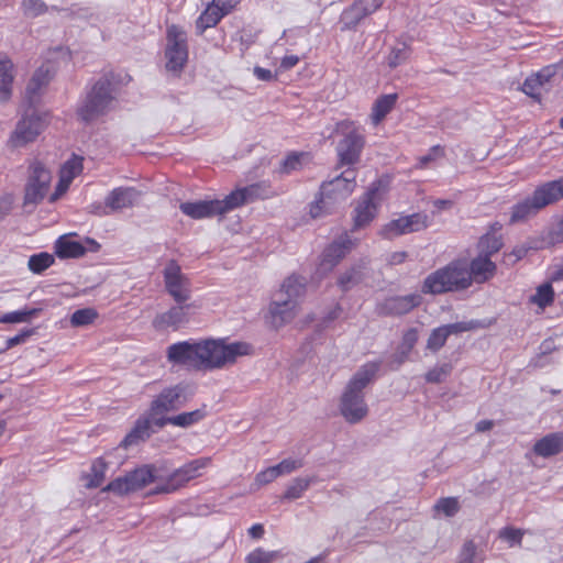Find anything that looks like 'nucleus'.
I'll list each match as a JSON object with an SVG mask.
<instances>
[{
  "mask_svg": "<svg viewBox=\"0 0 563 563\" xmlns=\"http://www.w3.org/2000/svg\"><path fill=\"white\" fill-rule=\"evenodd\" d=\"M397 101V95H384L379 97L372 108V121L376 125L378 124L395 107Z\"/></svg>",
  "mask_w": 563,
  "mask_h": 563,
  "instance_id": "c9c22d12",
  "label": "nucleus"
},
{
  "mask_svg": "<svg viewBox=\"0 0 563 563\" xmlns=\"http://www.w3.org/2000/svg\"><path fill=\"white\" fill-rule=\"evenodd\" d=\"M364 268L365 264H357L342 273L338 278L340 289L345 292L358 285L364 278Z\"/></svg>",
  "mask_w": 563,
  "mask_h": 563,
  "instance_id": "72a5a7b5",
  "label": "nucleus"
},
{
  "mask_svg": "<svg viewBox=\"0 0 563 563\" xmlns=\"http://www.w3.org/2000/svg\"><path fill=\"white\" fill-rule=\"evenodd\" d=\"M533 453L541 457H551L563 452V432L544 435L533 444Z\"/></svg>",
  "mask_w": 563,
  "mask_h": 563,
  "instance_id": "bb28decb",
  "label": "nucleus"
},
{
  "mask_svg": "<svg viewBox=\"0 0 563 563\" xmlns=\"http://www.w3.org/2000/svg\"><path fill=\"white\" fill-rule=\"evenodd\" d=\"M13 78L12 62L4 54L0 53V102H7L10 99Z\"/></svg>",
  "mask_w": 563,
  "mask_h": 563,
  "instance_id": "c85d7f7f",
  "label": "nucleus"
},
{
  "mask_svg": "<svg viewBox=\"0 0 563 563\" xmlns=\"http://www.w3.org/2000/svg\"><path fill=\"white\" fill-rule=\"evenodd\" d=\"M422 297L420 294H409L405 296H394L385 299L379 306L378 311L385 316H401L410 312L420 306Z\"/></svg>",
  "mask_w": 563,
  "mask_h": 563,
  "instance_id": "aec40b11",
  "label": "nucleus"
},
{
  "mask_svg": "<svg viewBox=\"0 0 563 563\" xmlns=\"http://www.w3.org/2000/svg\"><path fill=\"white\" fill-rule=\"evenodd\" d=\"M449 335L444 328L441 325L432 330L427 341V349L432 352H438L444 346Z\"/></svg>",
  "mask_w": 563,
  "mask_h": 563,
  "instance_id": "de8ad7c7",
  "label": "nucleus"
},
{
  "mask_svg": "<svg viewBox=\"0 0 563 563\" xmlns=\"http://www.w3.org/2000/svg\"><path fill=\"white\" fill-rule=\"evenodd\" d=\"M563 242V218L554 223L543 238L540 247L552 246Z\"/></svg>",
  "mask_w": 563,
  "mask_h": 563,
  "instance_id": "a18cd8bd",
  "label": "nucleus"
},
{
  "mask_svg": "<svg viewBox=\"0 0 563 563\" xmlns=\"http://www.w3.org/2000/svg\"><path fill=\"white\" fill-rule=\"evenodd\" d=\"M38 309H24L4 313L0 317V323H21L29 321L32 317L36 316Z\"/></svg>",
  "mask_w": 563,
  "mask_h": 563,
  "instance_id": "c03bdc74",
  "label": "nucleus"
},
{
  "mask_svg": "<svg viewBox=\"0 0 563 563\" xmlns=\"http://www.w3.org/2000/svg\"><path fill=\"white\" fill-rule=\"evenodd\" d=\"M254 353L244 341L228 342L227 339H207L199 342H178L167 349L170 363L195 369L212 371L234 364L239 357Z\"/></svg>",
  "mask_w": 563,
  "mask_h": 563,
  "instance_id": "f257e3e1",
  "label": "nucleus"
},
{
  "mask_svg": "<svg viewBox=\"0 0 563 563\" xmlns=\"http://www.w3.org/2000/svg\"><path fill=\"white\" fill-rule=\"evenodd\" d=\"M560 73H563V63L548 65L533 76L538 78L539 82L547 89V86L550 85Z\"/></svg>",
  "mask_w": 563,
  "mask_h": 563,
  "instance_id": "37998d69",
  "label": "nucleus"
},
{
  "mask_svg": "<svg viewBox=\"0 0 563 563\" xmlns=\"http://www.w3.org/2000/svg\"><path fill=\"white\" fill-rule=\"evenodd\" d=\"M367 15L368 14L364 10V8H362V5H360L357 3V1L355 0L352 5L346 8L341 13V16H340V23L342 24L341 29L343 31L354 29Z\"/></svg>",
  "mask_w": 563,
  "mask_h": 563,
  "instance_id": "f704fd0d",
  "label": "nucleus"
},
{
  "mask_svg": "<svg viewBox=\"0 0 563 563\" xmlns=\"http://www.w3.org/2000/svg\"><path fill=\"white\" fill-rule=\"evenodd\" d=\"M51 180V172L42 163L34 162L25 186L24 205L41 202L48 191Z\"/></svg>",
  "mask_w": 563,
  "mask_h": 563,
  "instance_id": "f3484780",
  "label": "nucleus"
},
{
  "mask_svg": "<svg viewBox=\"0 0 563 563\" xmlns=\"http://www.w3.org/2000/svg\"><path fill=\"white\" fill-rule=\"evenodd\" d=\"M378 369L379 363H366L346 384L340 400V412L347 422L357 423L367 416L364 389L374 382Z\"/></svg>",
  "mask_w": 563,
  "mask_h": 563,
  "instance_id": "f03ea898",
  "label": "nucleus"
},
{
  "mask_svg": "<svg viewBox=\"0 0 563 563\" xmlns=\"http://www.w3.org/2000/svg\"><path fill=\"white\" fill-rule=\"evenodd\" d=\"M444 330L448 332V335L451 334H459L462 332H466L470 330H473L476 327L475 321H468V322H455L450 324L442 325Z\"/></svg>",
  "mask_w": 563,
  "mask_h": 563,
  "instance_id": "13d9d810",
  "label": "nucleus"
},
{
  "mask_svg": "<svg viewBox=\"0 0 563 563\" xmlns=\"http://www.w3.org/2000/svg\"><path fill=\"white\" fill-rule=\"evenodd\" d=\"M540 210L533 196L527 197L512 207L510 223L522 222L531 216L537 214Z\"/></svg>",
  "mask_w": 563,
  "mask_h": 563,
  "instance_id": "7c9ffc66",
  "label": "nucleus"
},
{
  "mask_svg": "<svg viewBox=\"0 0 563 563\" xmlns=\"http://www.w3.org/2000/svg\"><path fill=\"white\" fill-rule=\"evenodd\" d=\"M187 389V385L183 383L164 388L151 402L150 415L153 422L159 417H165V413L185 406L189 398Z\"/></svg>",
  "mask_w": 563,
  "mask_h": 563,
  "instance_id": "f8f14e48",
  "label": "nucleus"
},
{
  "mask_svg": "<svg viewBox=\"0 0 563 563\" xmlns=\"http://www.w3.org/2000/svg\"><path fill=\"white\" fill-rule=\"evenodd\" d=\"M306 292V279L291 275L284 280L269 306L274 327L290 322L298 313L299 299Z\"/></svg>",
  "mask_w": 563,
  "mask_h": 563,
  "instance_id": "7ed1b4c3",
  "label": "nucleus"
},
{
  "mask_svg": "<svg viewBox=\"0 0 563 563\" xmlns=\"http://www.w3.org/2000/svg\"><path fill=\"white\" fill-rule=\"evenodd\" d=\"M33 333H34V330H31V329L22 330L16 335H14L12 338H9L7 340V343H5L7 346L5 347L9 350V349H12L15 345L24 343L26 341V339L30 338Z\"/></svg>",
  "mask_w": 563,
  "mask_h": 563,
  "instance_id": "0e129e2a",
  "label": "nucleus"
},
{
  "mask_svg": "<svg viewBox=\"0 0 563 563\" xmlns=\"http://www.w3.org/2000/svg\"><path fill=\"white\" fill-rule=\"evenodd\" d=\"M418 340V334H417V331L415 329H410L409 331H407L404 335V344L407 345V351L402 352L401 355L399 356L398 358V365L402 364L404 361L406 360L409 351L413 347V345L416 344Z\"/></svg>",
  "mask_w": 563,
  "mask_h": 563,
  "instance_id": "052dcab7",
  "label": "nucleus"
},
{
  "mask_svg": "<svg viewBox=\"0 0 563 563\" xmlns=\"http://www.w3.org/2000/svg\"><path fill=\"white\" fill-rule=\"evenodd\" d=\"M301 164V155L291 154L283 161L282 169L285 173H290L299 168Z\"/></svg>",
  "mask_w": 563,
  "mask_h": 563,
  "instance_id": "e2e57ef3",
  "label": "nucleus"
},
{
  "mask_svg": "<svg viewBox=\"0 0 563 563\" xmlns=\"http://www.w3.org/2000/svg\"><path fill=\"white\" fill-rule=\"evenodd\" d=\"M163 278L165 290L175 302H189L192 294L191 282L175 260L166 263Z\"/></svg>",
  "mask_w": 563,
  "mask_h": 563,
  "instance_id": "9b49d317",
  "label": "nucleus"
},
{
  "mask_svg": "<svg viewBox=\"0 0 563 563\" xmlns=\"http://www.w3.org/2000/svg\"><path fill=\"white\" fill-rule=\"evenodd\" d=\"M180 210L192 219L210 218L229 212L225 198L222 200H201L196 202H183Z\"/></svg>",
  "mask_w": 563,
  "mask_h": 563,
  "instance_id": "6ab92c4d",
  "label": "nucleus"
},
{
  "mask_svg": "<svg viewBox=\"0 0 563 563\" xmlns=\"http://www.w3.org/2000/svg\"><path fill=\"white\" fill-rule=\"evenodd\" d=\"M532 196L540 209L554 203L563 197V178L543 184L533 191Z\"/></svg>",
  "mask_w": 563,
  "mask_h": 563,
  "instance_id": "a878e982",
  "label": "nucleus"
},
{
  "mask_svg": "<svg viewBox=\"0 0 563 563\" xmlns=\"http://www.w3.org/2000/svg\"><path fill=\"white\" fill-rule=\"evenodd\" d=\"M386 190V185L382 179L371 184L367 191L360 198L355 206L353 230L362 229L373 221Z\"/></svg>",
  "mask_w": 563,
  "mask_h": 563,
  "instance_id": "6e6552de",
  "label": "nucleus"
},
{
  "mask_svg": "<svg viewBox=\"0 0 563 563\" xmlns=\"http://www.w3.org/2000/svg\"><path fill=\"white\" fill-rule=\"evenodd\" d=\"M501 247V236L486 234L482 236L478 242V255H486L488 258H490V256L497 253Z\"/></svg>",
  "mask_w": 563,
  "mask_h": 563,
  "instance_id": "e433bc0d",
  "label": "nucleus"
},
{
  "mask_svg": "<svg viewBox=\"0 0 563 563\" xmlns=\"http://www.w3.org/2000/svg\"><path fill=\"white\" fill-rule=\"evenodd\" d=\"M106 463L102 459H98L91 467L92 478L88 483V487H99L104 479Z\"/></svg>",
  "mask_w": 563,
  "mask_h": 563,
  "instance_id": "5fc2aeb1",
  "label": "nucleus"
},
{
  "mask_svg": "<svg viewBox=\"0 0 563 563\" xmlns=\"http://www.w3.org/2000/svg\"><path fill=\"white\" fill-rule=\"evenodd\" d=\"M303 465L301 460L285 459L277 465H274L278 475L289 474Z\"/></svg>",
  "mask_w": 563,
  "mask_h": 563,
  "instance_id": "6e6d98bb",
  "label": "nucleus"
},
{
  "mask_svg": "<svg viewBox=\"0 0 563 563\" xmlns=\"http://www.w3.org/2000/svg\"><path fill=\"white\" fill-rule=\"evenodd\" d=\"M53 77V70L47 65L38 67L32 76V79L37 81L42 87H45Z\"/></svg>",
  "mask_w": 563,
  "mask_h": 563,
  "instance_id": "bf43d9fd",
  "label": "nucleus"
},
{
  "mask_svg": "<svg viewBox=\"0 0 563 563\" xmlns=\"http://www.w3.org/2000/svg\"><path fill=\"white\" fill-rule=\"evenodd\" d=\"M434 510L443 512L446 517H453L460 510L457 497L440 498L434 505Z\"/></svg>",
  "mask_w": 563,
  "mask_h": 563,
  "instance_id": "49530a36",
  "label": "nucleus"
},
{
  "mask_svg": "<svg viewBox=\"0 0 563 563\" xmlns=\"http://www.w3.org/2000/svg\"><path fill=\"white\" fill-rule=\"evenodd\" d=\"M451 371L452 366L450 364L435 366L426 374V380L432 384L441 383L451 374Z\"/></svg>",
  "mask_w": 563,
  "mask_h": 563,
  "instance_id": "603ef678",
  "label": "nucleus"
},
{
  "mask_svg": "<svg viewBox=\"0 0 563 563\" xmlns=\"http://www.w3.org/2000/svg\"><path fill=\"white\" fill-rule=\"evenodd\" d=\"M42 88L43 87L37 81L31 78L25 89V98L31 104L35 102Z\"/></svg>",
  "mask_w": 563,
  "mask_h": 563,
  "instance_id": "69168bd1",
  "label": "nucleus"
},
{
  "mask_svg": "<svg viewBox=\"0 0 563 563\" xmlns=\"http://www.w3.org/2000/svg\"><path fill=\"white\" fill-rule=\"evenodd\" d=\"M98 318V312L93 308H84L76 310L70 317L73 327H85L93 323Z\"/></svg>",
  "mask_w": 563,
  "mask_h": 563,
  "instance_id": "79ce46f5",
  "label": "nucleus"
},
{
  "mask_svg": "<svg viewBox=\"0 0 563 563\" xmlns=\"http://www.w3.org/2000/svg\"><path fill=\"white\" fill-rule=\"evenodd\" d=\"M554 300V290L551 284L545 283L537 288V291L531 296L530 301L540 308L550 306Z\"/></svg>",
  "mask_w": 563,
  "mask_h": 563,
  "instance_id": "4c0bfd02",
  "label": "nucleus"
},
{
  "mask_svg": "<svg viewBox=\"0 0 563 563\" xmlns=\"http://www.w3.org/2000/svg\"><path fill=\"white\" fill-rule=\"evenodd\" d=\"M114 88L107 77L95 82L86 98L77 109V115L86 123L92 122L104 115L113 107Z\"/></svg>",
  "mask_w": 563,
  "mask_h": 563,
  "instance_id": "423d86ee",
  "label": "nucleus"
},
{
  "mask_svg": "<svg viewBox=\"0 0 563 563\" xmlns=\"http://www.w3.org/2000/svg\"><path fill=\"white\" fill-rule=\"evenodd\" d=\"M152 423H154L153 418L139 419L134 428L122 440L121 445L123 448H129L131 445L137 444L140 441L147 439L152 432Z\"/></svg>",
  "mask_w": 563,
  "mask_h": 563,
  "instance_id": "c756f323",
  "label": "nucleus"
},
{
  "mask_svg": "<svg viewBox=\"0 0 563 563\" xmlns=\"http://www.w3.org/2000/svg\"><path fill=\"white\" fill-rule=\"evenodd\" d=\"M279 556L278 551H265L257 548L246 556V563H273Z\"/></svg>",
  "mask_w": 563,
  "mask_h": 563,
  "instance_id": "09e8293b",
  "label": "nucleus"
},
{
  "mask_svg": "<svg viewBox=\"0 0 563 563\" xmlns=\"http://www.w3.org/2000/svg\"><path fill=\"white\" fill-rule=\"evenodd\" d=\"M356 186L355 172L347 169L330 181H324L320 187V197L310 206V216L320 218L330 213L333 206L345 200Z\"/></svg>",
  "mask_w": 563,
  "mask_h": 563,
  "instance_id": "39448f33",
  "label": "nucleus"
},
{
  "mask_svg": "<svg viewBox=\"0 0 563 563\" xmlns=\"http://www.w3.org/2000/svg\"><path fill=\"white\" fill-rule=\"evenodd\" d=\"M206 417L205 408H200L190 412H183L173 417H159L155 419L154 424L157 428H163L166 424H173L176 427L188 428Z\"/></svg>",
  "mask_w": 563,
  "mask_h": 563,
  "instance_id": "cd10ccee",
  "label": "nucleus"
},
{
  "mask_svg": "<svg viewBox=\"0 0 563 563\" xmlns=\"http://www.w3.org/2000/svg\"><path fill=\"white\" fill-rule=\"evenodd\" d=\"M198 308L196 302H176L167 311L156 314L152 324L159 331L168 329L177 331L190 321L194 311Z\"/></svg>",
  "mask_w": 563,
  "mask_h": 563,
  "instance_id": "2eb2a0df",
  "label": "nucleus"
},
{
  "mask_svg": "<svg viewBox=\"0 0 563 563\" xmlns=\"http://www.w3.org/2000/svg\"><path fill=\"white\" fill-rule=\"evenodd\" d=\"M274 195L271 186L265 183H256L250 186L239 188L228 196H225V200L229 207V210H234L245 203H250L255 201L256 199H266Z\"/></svg>",
  "mask_w": 563,
  "mask_h": 563,
  "instance_id": "a211bd4d",
  "label": "nucleus"
},
{
  "mask_svg": "<svg viewBox=\"0 0 563 563\" xmlns=\"http://www.w3.org/2000/svg\"><path fill=\"white\" fill-rule=\"evenodd\" d=\"M22 9L24 15L35 18L47 11V5L42 0H23Z\"/></svg>",
  "mask_w": 563,
  "mask_h": 563,
  "instance_id": "3c124183",
  "label": "nucleus"
},
{
  "mask_svg": "<svg viewBox=\"0 0 563 563\" xmlns=\"http://www.w3.org/2000/svg\"><path fill=\"white\" fill-rule=\"evenodd\" d=\"M225 13L212 1L196 21V30L200 35L207 29L216 26Z\"/></svg>",
  "mask_w": 563,
  "mask_h": 563,
  "instance_id": "2f4dec72",
  "label": "nucleus"
},
{
  "mask_svg": "<svg viewBox=\"0 0 563 563\" xmlns=\"http://www.w3.org/2000/svg\"><path fill=\"white\" fill-rule=\"evenodd\" d=\"M466 271L468 273L470 287L475 284H484L494 278L497 272L496 264L486 255H477L466 261Z\"/></svg>",
  "mask_w": 563,
  "mask_h": 563,
  "instance_id": "4be33fe9",
  "label": "nucleus"
},
{
  "mask_svg": "<svg viewBox=\"0 0 563 563\" xmlns=\"http://www.w3.org/2000/svg\"><path fill=\"white\" fill-rule=\"evenodd\" d=\"M355 244L356 240L352 239L349 234L341 235L324 250L320 267L323 271H331Z\"/></svg>",
  "mask_w": 563,
  "mask_h": 563,
  "instance_id": "412c9836",
  "label": "nucleus"
},
{
  "mask_svg": "<svg viewBox=\"0 0 563 563\" xmlns=\"http://www.w3.org/2000/svg\"><path fill=\"white\" fill-rule=\"evenodd\" d=\"M82 159L78 156H73L64 163L59 172V181L56 192L52 195L51 201H55L59 195L65 192L73 181V179L81 172Z\"/></svg>",
  "mask_w": 563,
  "mask_h": 563,
  "instance_id": "b1692460",
  "label": "nucleus"
},
{
  "mask_svg": "<svg viewBox=\"0 0 563 563\" xmlns=\"http://www.w3.org/2000/svg\"><path fill=\"white\" fill-rule=\"evenodd\" d=\"M166 42V69L179 73L188 59L187 34L181 27L170 25L167 27Z\"/></svg>",
  "mask_w": 563,
  "mask_h": 563,
  "instance_id": "1a4fd4ad",
  "label": "nucleus"
},
{
  "mask_svg": "<svg viewBox=\"0 0 563 563\" xmlns=\"http://www.w3.org/2000/svg\"><path fill=\"white\" fill-rule=\"evenodd\" d=\"M532 196L540 209L554 203L563 197V178L543 184L533 191Z\"/></svg>",
  "mask_w": 563,
  "mask_h": 563,
  "instance_id": "393cba45",
  "label": "nucleus"
},
{
  "mask_svg": "<svg viewBox=\"0 0 563 563\" xmlns=\"http://www.w3.org/2000/svg\"><path fill=\"white\" fill-rule=\"evenodd\" d=\"M140 197L141 191L134 187H118L111 190L106 197V203L113 213L132 208L139 201Z\"/></svg>",
  "mask_w": 563,
  "mask_h": 563,
  "instance_id": "5701e85b",
  "label": "nucleus"
},
{
  "mask_svg": "<svg viewBox=\"0 0 563 563\" xmlns=\"http://www.w3.org/2000/svg\"><path fill=\"white\" fill-rule=\"evenodd\" d=\"M155 481L154 468L151 465H143L110 482L103 490L113 492L118 495H125L139 490Z\"/></svg>",
  "mask_w": 563,
  "mask_h": 563,
  "instance_id": "4468645a",
  "label": "nucleus"
},
{
  "mask_svg": "<svg viewBox=\"0 0 563 563\" xmlns=\"http://www.w3.org/2000/svg\"><path fill=\"white\" fill-rule=\"evenodd\" d=\"M54 264V256L46 252L34 254L29 258V269L34 274H41Z\"/></svg>",
  "mask_w": 563,
  "mask_h": 563,
  "instance_id": "a19ab883",
  "label": "nucleus"
},
{
  "mask_svg": "<svg viewBox=\"0 0 563 563\" xmlns=\"http://www.w3.org/2000/svg\"><path fill=\"white\" fill-rule=\"evenodd\" d=\"M13 206V197L5 195L0 198V221H2L11 211Z\"/></svg>",
  "mask_w": 563,
  "mask_h": 563,
  "instance_id": "338daca9",
  "label": "nucleus"
},
{
  "mask_svg": "<svg viewBox=\"0 0 563 563\" xmlns=\"http://www.w3.org/2000/svg\"><path fill=\"white\" fill-rule=\"evenodd\" d=\"M429 225V216L424 212H417L389 221L382 228L380 235L390 240L399 235L422 231Z\"/></svg>",
  "mask_w": 563,
  "mask_h": 563,
  "instance_id": "dca6fc26",
  "label": "nucleus"
},
{
  "mask_svg": "<svg viewBox=\"0 0 563 563\" xmlns=\"http://www.w3.org/2000/svg\"><path fill=\"white\" fill-rule=\"evenodd\" d=\"M484 558L478 554L477 545L473 540L463 543L456 563H483Z\"/></svg>",
  "mask_w": 563,
  "mask_h": 563,
  "instance_id": "58836bf2",
  "label": "nucleus"
},
{
  "mask_svg": "<svg viewBox=\"0 0 563 563\" xmlns=\"http://www.w3.org/2000/svg\"><path fill=\"white\" fill-rule=\"evenodd\" d=\"M409 56L408 47L405 43L394 46L387 56L388 66L395 68L401 65Z\"/></svg>",
  "mask_w": 563,
  "mask_h": 563,
  "instance_id": "8fccbe9b",
  "label": "nucleus"
},
{
  "mask_svg": "<svg viewBox=\"0 0 563 563\" xmlns=\"http://www.w3.org/2000/svg\"><path fill=\"white\" fill-rule=\"evenodd\" d=\"M362 8L366 11V13L369 15L373 12H375L377 9H379L384 2V0H356Z\"/></svg>",
  "mask_w": 563,
  "mask_h": 563,
  "instance_id": "774afa93",
  "label": "nucleus"
},
{
  "mask_svg": "<svg viewBox=\"0 0 563 563\" xmlns=\"http://www.w3.org/2000/svg\"><path fill=\"white\" fill-rule=\"evenodd\" d=\"M55 253L60 258H76L82 256L86 249L81 243L62 236L55 243Z\"/></svg>",
  "mask_w": 563,
  "mask_h": 563,
  "instance_id": "473e14b6",
  "label": "nucleus"
},
{
  "mask_svg": "<svg viewBox=\"0 0 563 563\" xmlns=\"http://www.w3.org/2000/svg\"><path fill=\"white\" fill-rule=\"evenodd\" d=\"M47 114L36 110H27L19 120L10 136V143L14 147H21L36 140L47 125Z\"/></svg>",
  "mask_w": 563,
  "mask_h": 563,
  "instance_id": "9d476101",
  "label": "nucleus"
},
{
  "mask_svg": "<svg viewBox=\"0 0 563 563\" xmlns=\"http://www.w3.org/2000/svg\"><path fill=\"white\" fill-rule=\"evenodd\" d=\"M210 457H200L190 461L181 467L174 471L165 484L157 486L155 493L168 494L183 487L189 481L197 478L201 475V471L209 466Z\"/></svg>",
  "mask_w": 563,
  "mask_h": 563,
  "instance_id": "ddd939ff",
  "label": "nucleus"
},
{
  "mask_svg": "<svg viewBox=\"0 0 563 563\" xmlns=\"http://www.w3.org/2000/svg\"><path fill=\"white\" fill-rule=\"evenodd\" d=\"M311 477H297L295 478L289 486L287 487L284 498L294 500L297 498H300L302 494L309 488L310 484L312 483Z\"/></svg>",
  "mask_w": 563,
  "mask_h": 563,
  "instance_id": "ea45409f",
  "label": "nucleus"
},
{
  "mask_svg": "<svg viewBox=\"0 0 563 563\" xmlns=\"http://www.w3.org/2000/svg\"><path fill=\"white\" fill-rule=\"evenodd\" d=\"M541 89H544V87L539 82V79L536 78L533 75L528 77L522 84V91L538 101H540L541 98Z\"/></svg>",
  "mask_w": 563,
  "mask_h": 563,
  "instance_id": "864d4df0",
  "label": "nucleus"
},
{
  "mask_svg": "<svg viewBox=\"0 0 563 563\" xmlns=\"http://www.w3.org/2000/svg\"><path fill=\"white\" fill-rule=\"evenodd\" d=\"M336 131L343 136L336 145L340 165L356 164L365 144L362 130L355 122L345 120L338 123Z\"/></svg>",
  "mask_w": 563,
  "mask_h": 563,
  "instance_id": "0eeeda50",
  "label": "nucleus"
},
{
  "mask_svg": "<svg viewBox=\"0 0 563 563\" xmlns=\"http://www.w3.org/2000/svg\"><path fill=\"white\" fill-rule=\"evenodd\" d=\"M278 473L275 466H271L262 472H260L255 477V484L258 486L266 485L272 483L274 479L278 477Z\"/></svg>",
  "mask_w": 563,
  "mask_h": 563,
  "instance_id": "680f3d73",
  "label": "nucleus"
},
{
  "mask_svg": "<svg viewBox=\"0 0 563 563\" xmlns=\"http://www.w3.org/2000/svg\"><path fill=\"white\" fill-rule=\"evenodd\" d=\"M499 537L504 539L505 541L509 542L510 545L514 544H521L523 532L520 529L516 528H505L499 532Z\"/></svg>",
  "mask_w": 563,
  "mask_h": 563,
  "instance_id": "4d7b16f0",
  "label": "nucleus"
},
{
  "mask_svg": "<svg viewBox=\"0 0 563 563\" xmlns=\"http://www.w3.org/2000/svg\"><path fill=\"white\" fill-rule=\"evenodd\" d=\"M470 288L465 260H455L429 274L421 286V292L441 295Z\"/></svg>",
  "mask_w": 563,
  "mask_h": 563,
  "instance_id": "20e7f679",
  "label": "nucleus"
}]
</instances>
